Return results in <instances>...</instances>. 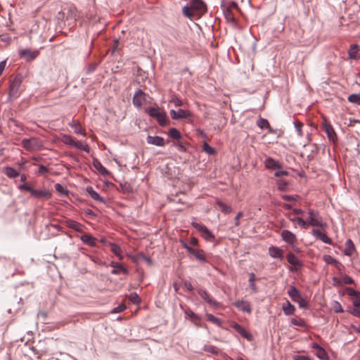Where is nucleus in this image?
Returning a JSON list of instances; mask_svg holds the SVG:
<instances>
[{"instance_id": "14", "label": "nucleus", "mask_w": 360, "mask_h": 360, "mask_svg": "<svg viewBox=\"0 0 360 360\" xmlns=\"http://www.w3.org/2000/svg\"><path fill=\"white\" fill-rule=\"evenodd\" d=\"M312 234L326 244H332V240L323 232L319 230L313 229Z\"/></svg>"}, {"instance_id": "51", "label": "nucleus", "mask_w": 360, "mask_h": 360, "mask_svg": "<svg viewBox=\"0 0 360 360\" xmlns=\"http://www.w3.org/2000/svg\"><path fill=\"white\" fill-rule=\"evenodd\" d=\"M224 16L229 20H232V21L234 20V18H233V14L231 13V8H227L224 11Z\"/></svg>"}, {"instance_id": "64", "label": "nucleus", "mask_w": 360, "mask_h": 360, "mask_svg": "<svg viewBox=\"0 0 360 360\" xmlns=\"http://www.w3.org/2000/svg\"><path fill=\"white\" fill-rule=\"evenodd\" d=\"M349 312L355 316L360 317V310L356 309H352Z\"/></svg>"}, {"instance_id": "62", "label": "nucleus", "mask_w": 360, "mask_h": 360, "mask_svg": "<svg viewBox=\"0 0 360 360\" xmlns=\"http://www.w3.org/2000/svg\"><path fill=\"white\" fill-rule=\"evenodd\" d=\"M333 283H334L335 285H337V286L342 285L341 277L340 278L333 277Z\"/></svg>"}, {"instance_id": "3", "label": "nucleus", "mask_w": 360, "mask_h": 360, "mask_svg": "<svg viewBox=\"0 0 360 360\" xmlns=\"http://www.w3.org/2000/svg\"><path fill=\"white\" fill-rule=\"evenodd\" d=\"M192 226L200 233L201 236L208 242L214 240V234L202 224L193 222Z\"/></svg>"}, {"instance_id": "2", "label": "nucleus", "mask_w": 360, "mask_h": 360, "mask_svg": "<svg viewBox=\"0 0 360 360\" xmlns=\"http://www.w3.org/2000/svg\"><path fill=\"white\" fill-rule=\"evenodd\" d=\"M146 112L150 117L155 119L161 127L165 126L168 122L166 113L158 108L149 107L146 110Z\"/></svg>"}, {"instance_id": "60", "label": "nucleus", "mask_w": 360, "mask_h": 360, "mask_svg": "<svg viewBox=\"0 0 360 360\" xmlns=\"http://www.w3.org/2000/svg\"><path fill=\"white\" fill-rule=\"evenodd\" d=\"M184 285L189 292H192L193 290V287L191 283L188 281H186L184 282Z\"/></svg>"}, {"instance_id": "22", "label": "nucleus", "mask_w": 360, "mask_h": 360, "mask_svg": "<svg viewBox=\"0 0 360 360\" xmlns=\"http://www.w3.org/2000/svg\"><path fill=\"white\" fill-rule=\"evenodd\" d=\"M323 129L327 134L328 138L331 141H335L336 139V134L333 127L327 123L323 124Z\"/></svg>"}, {"instance_id": "49", "label": "nucleus", "mask_w": 360, "mask_h": 360, "mask_svg": "<svg viewBox=\"0 0 360 360\" xmlns=\"http://www.w3.org/2000/svg\"><path fill=\"white\" fill-rule=\"evenodd\" d=\"M18 188L21 191H26L30 194L32 193L34 188L27 184H22L19 185Z\"/></svg>"}, {"instance_id": "33", "label": "nucleus", "mask_w": 360, "mask_h": 360, "mask_svg": "<svg viewBox=\"0 0 360 360\" xmlns=\"http://www.w3.org/2000/svg\"><path fill=\"white\" fill-rule=\"evenodd\" d=\"M359 46L357 44H352L348 52V56L350 59H356L357 58V53Z\"/></svg>"}, {"instance_id": "42", "label": "nucleus", "mask_w": 360, "mask_h": 360, "mask_svg": "<svg viewBox=\"0 0 360 360\" xmlns=\"http://www.w3.org/2000/svg\"><path fill=\"white\" fill-rule=\"evenodd\" d=\"M331 306L335 313L343 312V309L339 302H338L336 300L332 301Z\"/></svg>"}, {"instance_id": "55", "label": "nucleus", "mask_w": 360, "mask_h": 360, "mask_svg": "<svg viewBox=\"0 0 360 360\" xmlns=\"http://www.w3.org/2000/svg\"><path fill=\"white\" fill-rule=\"evenodd\" d=\"M130 299L134 304H138L140 302V297L136 293L131 294L130 295Z\"/></svg>"}, {"instance_id": "16", "label": "nucleus", "mask_w": 360, "mask_h": 360, "mask_svg": "<svg viewBox=\"0 0 360 360\" xmlns=\"http://www.w3.org/2000/svg\"><path fill=\"white\" fill-rule=\"evenodd\" d=\"M234 305L243 312L250 313L252 311L250 304L248 302L238 300L234 303Z\"/></svg>"}, {"instance_id": "50", "label": "nucleus", "mask_w": 360, "mask_h": 360, "mask_svg": "<svg viewBox=\"0 0 360 360\" xmlns=\"http://www.w3.org/2000/svg\"><path fill=\"white\" fill-rule=\"evenodd\" d=\"M170 102L173 103L176 107H179L183 105L182 101L175 96H172Z\"/></svg>"}, {"instance_id": "47", "label": "nucleus", "mask_w": 360, "mask_h": 360, "mask_svg": "<svg viewBox=\"0 0 360 360\" xmlns=\"http://www.w3.org/2000/svg\"><path fill=\"white\" fill-rule=\"evenodd\" d=\"M290 322L292 325L297 326L304 327L306 326L305 321L303 319H297L292 318L290 320Z\"/></svg>"}, {"instance_id": "54", "label": "nucleus", "mask_w": 360, "mask_h": 360, "mask_svg": "<svg viewBox=\"0 0 360 360\" xmlns=\"http://www.w3.org/2000/svg\"><path fill=\"white\" fill-rule=\"evenodd\" d=\"M55 188L58 192H59L60 193H63V194L68 193V191L60 184H56L55 185Z\"/></svg>"}, {"instance_id": "35", "label": "nucleus", "mask_w": 360, "mask_h": 360, "mask_svg": "<svg viewBox=\"0 0 360 360\" xmlns=\"http://www.w3.org/2000/svg\"><path fill=\"white\" fill-rule=\"evenodd\" d=\"M217 204L220 207L221 212H224V214H229L232 210L231 206L226 205L225 203H224L223 202H221L220 200H217Z\"/></svg>"}, {"instance_id": "20", "label": "nucleus", "mask_w": 360, "mask_h": 360, "mask_svg": "<svg viewBox=\"0 0 360 360\" xmlns=\"http://www.w3.org/2000/svg\"><path fill=\"white\" fill-rule=\"evenodd\" d=\"M87 193L91 196L92 199L96 201L104 202L105 200L102 198L91 186H87L86 188Z\"/></svg>"}, {"instance_id": "52", "label": "nucleus", "mask_w": 360, "mask_h": 360, "mask_svg": "<svg viewBox=\"0 0 360 360\" xmlns=\"http://www.w3.org/2000/svg\"><path fill=\"white\" fill-rule=\"evenodd\" d=\"M302 126H303V124L301 122H295V128L297 132L298 136L300 137L303 136V133H302Z\"/></svg>"}, {"instance_id": "19", "label": "nucleus", "mask_w": 360, "mask_h": 360, "mask_svg": "<svg viewBox=\"0 0 360 360\" xmlns=\"http://www.w3.org/2000/svg\"><path fill=\"white\" fill-rule=\"evenodd\" d=\"M288 295L292 299V301L297 302L298 300H300L302 295L299 290L293 285L290 286L288 290Z\"/></svg>"}, {"instance_id": "1", "label": "nucleus", "mask_w": 360, "mask_h": 360, "mask_svg": "<svg viewBox=\"0 0 360 360\" xmlns=\"http://www.w3.org/2000/svg\"><path fill=\"white\" fill-rule=\"evenodd\" d=\"M22 79V76L18 75L11 82L9 90V97L11 99L13 100L18 98L23 91Z\"/></svg>"}, {"instance_id": "44", "label": "nucleus", "mask_w": 360, "mask_h": 360, "mask_svg": "<svg viewBox=\"0 0 360 360\" xmlns=\"http://www.w3.org/2000/svg\"><path fill=\"white\" fill-rule=\"evenodd\" d=\"M257 126L261 128V129H264V128H268L270 129V126H269V123L268 122L267 120L266 119H264V118H259L257 122Z\"/></svg>"}, {"instance_id": "18", "label": "nucleus", "mask_w": 360, "mask_h": 360, "mask_svg": "<svg viewBox=\"0 0 360 360\" xmlns=\"http://www.w3.org/2000/svg\"><path fill=\"white\" fill-rule=\"evenodd\" d=\"M92 165L102 175L105 176L109 174V172L105 167L103 166L101 162L96 158L93 160Z\"/></svg>"}, {"instance_id": "38", "label": "nucleus", "mask_w": 360, "mask_h": 360, "mask_svg": "<svg viewBox=\"0 0 360 360\" xmlns=\"http://www.w3.org/2000/svg\"><path fill=\"white\" fill-rule=\"evenodd\" d=\"M61 141L63 143L70 146L72 147L73 146L75 141L71 136L67 134H64L62 136Z\"/></svg>"}, {"instance_id": "41", "label": "nucleus", "mask_w": 360, "mask_h": 360, "mask_svg": "<svg viewBox=\"0 0 360 360\" xmlns=\"http://www.w3.org/2000/svg\"><path fill=\"white\" fill-rule=\"evenodd\" d=\"M316 356L321 359H326L328 354L321 346H317Z\"/></svg>"}, {"instance_id": "21", "label": "nucleus", "mask_w": 360, "mask_h": 360, "mask_svg": "<svg viewBox=\"0 0 360 360\" xmlns=\"http://www.w3.org/2000/svg\"><path fill=\"white\" fill-rule=\"evenodd\" d=\"M189 253L193 255L197 259L202 262H205L207 261L205 256V252L202 250L192 248Z\"/></svg>"}, {"instance_id": "8", "label": "nucleus", "mask_w": 360, "mask_h": 360, "mask_svg": "<svg viewBox=\"0 0 360 360\" xmlns=\"http://www.w3.org/2000/svg\"><path fill=\"white\" fill-rule=\"evenodd\" d=\"M148 144L162 147L165 145V139L160 136H150L146 137Z\"/></svg>"}, {"instance_id": "46", "label": "nucleus", "mask_w": 360, "mask_h": 360, "mask_svg": "<svg viewBox=\"0 0 360 360\" xmlns=\"http://www.w3.org/2000/svg\"><path fill=\"white\" fill-rule=\"evenodd\" d=\"M203 150L207 153L208 155H214L215 153V150L214 148L210 146L206 142L203 144Z\"/></svg>"}, {"instance_id": "36", "label": "nucleus", "mask_w": 360, "mask_h": 360, "mask_svg": "<svg viewBox=\"0 0 360 360\" xmlns=\"http://www.w3.org/2000/svg\"><path fill=\"white\" fill-rule=\"evenodd\" d=\"M72 147L84 150L87 153L89 152V146L86 143H84L80 141H75V143Z\"/></svg>"}, {"instance_id": "32", "label": "nucleus", "mask_w": 360, "mask_h": 360, "mask_svg": "<svg viewBox=\"0 0 360 360\" xmlns=\"http://www.w3.org/2000/svg\"><path fill=\"white\" fill-rule=\"evenodd\" d=\"M111 247V251L120 259H122L123 258L122 255V251L120 247L115 243H110Z\"/></svg>"}, {"instance_id": "39", "label": "nucleus", "mask_w": 360, "mask_h": 360, "mask_svg": "<svg viewBox=\"0 0 360 360\" xmlns=\"http://www.w3.org/2000/svg\"><path fill=\"white\" fill-rule=\"evenodd\" d=\"M185 314L187 316L190 317V319L193 321L195 323H196L198 321H200V317L198 315L195 314L193 311L191 309H188L185 311Z\"/></svg>"}, {"instance_id": "13", "label": "nucleus", "mask_w": 360, "mask_h": 360, "mask_svg": "<svg viewBox=\"0 0 360 360\" xmlns=\"http://www.w3.org/2000/svg\"><path fill=\"white\" fill-rule=\"evenodd\" d=\"M190 8L200 12H205L206 10L205 4L202 0H191Z\"/></svg>"}, {"instance_id": "57", "label": "nucleus", "mask_w": 360, "mask_h": 360, "mask_svg": "<svg viewBox=\"0 0 360 360\" xmlns=\"http://www.w3.org/2000/svg\"><path fill=\"white\" fill-rule=\"evenodd\" d=\"M205 350L208 352L212 353V354H217L218 349L212 345H209L205 347Z\"/></svg>"}, {"instance_id": "12", "label": "nucleus", "mask_w": 360, "mask_h": 360, "mask_svg": "<svg viewBox=\"0 0 360 360\" xmlns=\"http://www.w3.org/2000/svg\"><path fill=\"white\" fill-rule=\"evenodd\" d=\"M145 101V94L141 90H138L133 96V104L137 107L141 108Z\"/></svg>"}, {"instance_id": "58", "label": "nucleus", "mask_w": 360, "mask_h": 360, "mask_svg": "<svg viewBox=\"0 0 360 360\" xmlns=\"http://www.w3.org/2000/svg\"><path fill=\"white\" fill-rule=\"evenodd\" d=\"M190 9H191L190 8V6L189 7L187 6H184L183 8V13H184V15L187 16V17H189V18L191 17L193 15V14L191 13Z\"/></svg>"}, {"instance_id": "63", "label": "nucleus", "mask_w": 360, "mask_h": 360, "mask_svg": "<svg viewBox=\"0 0 360 360\" xmlns=\"http://www.w3.org/2000/svg\"><path fill=\"white\" fill-rule=\"evenodd\" d=\"M198 240L195 237H193L191 238L190 241H189V245H193V246H196L198 245Z\"/></svg>"}, {"instance_id": "4", "label": "nucleus", "mask_w": 360, "mask_h": 360, "mask_svg": "<svg viewBox=\"0 0 360 360\" xmlns=\"http://www.w3.org/2000/svg\"><path fill=\"white\" fill-rule=\"evenodd\" d=\"M32 198L38 200H48L51 198L52 193L47 188L35 189L34 188L31 195Z\"/></svg>"}, {"instance_id": "23", "label": "nucleus", "mask_w": 360, "mask_h": 360, "mask_svg": "<svg viewBox=\"0 0 360 360\" xmlns=\"http://www.w3.org/2000/svg\"><path fill=\"white\" fill-rule=\"evenodd\" d=\"M264 165L266 168L271 169H278L281 167L279 162L271 158L265 160Z\"/></svg>"}, {"instance_id": "27", "label": "nucleus", "mask_w": 360, "mask_h": 360, "mask_svg": "<svg viewBox=\"0 0 360 360\" xmlns=\"http://www.w3.org/2000/svg\"><path fill=\"white\" fill-rule=\"evenodd\" d=\"M355 248L353 242L351 239H348L346 241V248L344 250L345 255L351 256L354 252Z\"/></svg>"}, {"instance_id": "24", "label": "nucleus", "mask_w": 360, "mask_h": 360, "mask_svg": "<svg viewBox=\"0 0 360 360\" xmlns=\"http://www.w3.org/2000/svg\"><path fill=\"white\" fill-rule=\"evenodd\" d=\"M287 261L294 266H301L302 263L300 259L293 254L288 253L286 257Z\"/></svg>"}, {"instance_id": "25", "label": "nucleus", "mask_w": 360, "mask_h": 360, "mask_svg": "<svg viewBox=\"0 0 360 360\" xmlns=\"http://www.w3.org/2000/svg\"><path fill=\"white\" fill-rule=\"evenodd\" d=\"M269 253L273 258L280 259L282 257V250L278 247L271 246L269 248Z\"/></svg>"}, {"instance_id": "45", "label": "nucleus", "mask_w": 360, "mask_h": 360, "mask_svg": "<svg viewBox=\"0 0 360 360\" xmlns=\"http://www.w3.org/2000/svg\"><path fill=\"white\" fill-rule=\"evenodd\" d=\"M323 260L326 263L328 264L336 265L338 263V261L334 257L328 255H326L323 256Z\"/></svg>"}, {"instance_id": "48", "label": "nucleus", "mask_w": 360, "mask_h": 360, "mask_svg": "<svg viewBox=\"0 0 360 360\" xmlns=\"http://www.w3.org/2000/svg\"><path fill=\"white\" fill-rule=\"evenodd\" d=\"M342 285L343 284H353L354 280L352 277L347 275H343L341 276Z\"/></svg>"}, {"instance_id": "28", "label": "nucleus", "mask_w": 360, "mask_h": 360, "mask_svg": "<svg viewBox=\"0 0 360 360\" xmlns=\"http://www.w3.org/2000/svg\"><path fill=\"white\" fill-rule=\"evenodd\" d=\"M307 224H310L311 226H316V227H322L323 226V222L321 221V219H319V215L315 216V217H308Z\"/></svg>"}, {"instance_id": "61", "label": "nucleus", "mask_w": 360, "mask_h": 360, "mask_svg": "<svg viewBox=\"0 0 360 360\" xmlns=\"http://www.w3.org/2000/svg\"><path fill=\"white\" fill-rule=\"evenodd\" d=\"M181 244L182 246L187 250V252L189 253L191 252V250H192L193 248H191L189 244L184 240H180Z\"/></svg>"}, {"instance_id": "29", "label": "nucleus", "mask_w": 360, "mask_h": 360, "mask_svg": "<svg viewBox=\"0 0 360 360\" xmlns=\"http://www.w3.org/2000/svg\"><path fill=\"white\" fill-rule=\"evenodd\" d=\"M70 126L72 129H74V131L77 134H81L83 136H86V133H85L84 130L81 127V126L79 125V124L78 122H75L73 121L72 122L70 123Z\"/></svg>"}, {"instance_id": "43", "label": "nucleus", "mask_w": 360, "mask_h": 360, "mask_svg": "<svg viewBox=\"0 0 360 360\" xmlns=\"http://www.w3.org/2000/svg\"><path fill=\"white\" fill-rule=\"evenodd\" d=\"M169 136L174 139H179L181 138V134L176 128H172L169 129Z\"/></svg>"}, {"instance_id": "7", "label": "nucleus", "mask_w": 360, "mask_h": 360, "mask_svg": "<svg viewBox=\"0 0 360 360\" xmlns=\"http://www.w3.org/2000/svg\"><path fill=\"white\" fill-rule=\"evenodd\" d=\"M231 326L243 338L247 339L249 341L252 340V335L249 333L243 326L240 324L234 322L231 323Z\"/></svg>"}, {"instance_id": "53", "label": "nucleus", "mask_w": 360, "mask_h": 360, "mask_svg": "<svg viewBox=\"0 0 360 360\" xmlns=\"http://www.w3.org/2000/svg\"><path fill=\"white\" fill-rule=\"evenodd\" d=\"M296 221L297 222L298 225L302 228H307V221H304L301 217H297Z\"/></svg>"}, {"instance_id": "26", "label": "nucleus", "mask_w": 360, "mask_h": 360, "mask_svg": "<svg viewBox=\"0 0 360 360\" xmlns=\"http://www.w3.org/2000/svg\"><path fill=\"white\" fill-rule=\"evenodd\" d=\"M282 309L286 316L293 314L295 311V307L288 300H287L286 304L283 306Z\"/></svg>"}, {"instance_id": "59", "label": "nucleus", "mask_w": 360, "mask_h": 360, "mask_svg": "<svg viewBox=\"0 0 360 360\" xmlns=\"http://www.w3.org/2000/svg\"><path fill=\"white\" fill-rule=\"evenodd\" d=\"M297 302L298 303L299 307L301 308H307V303L306 300L302 297H301L300 300H298L297 301Z\"/></svg>"}, {"instance_id": "30", "label": "nucleus", "mask_w": 360, "mask_h": 360, "mask_svg": "<svg viewBox=\"0 0 360 360\" xmlns=\"http://www.w3.org/2000/svg\"><path fill=\"white\" fill-rule=\"evenodd\" d=\"M5 174L9 178H15L19 176L18 172L13 167H6L4 169Z\"/></svg>"}, {"instance_id": "9", "label": "nucleus", "mask_w": 360, "mask_h": 360, "mask_svg": "<svg viewBox=\"0 0 360 360\" xmlns=\"http://www.w3.org/2000/svg\"><path fill=\"white\" fill-rule=\"evenodd\" d=\"M170 116L173 120H179L183 118H188L191 116V114L188 111L179 109L178 110H171Z\"/></svg>"}, {"instance_id": "40", "label": "nucleus", "mask_w": 360, "mask_h": 360, "mask_svg": "<svg viewBox=\"0 0 360 360\" xmlns=\"http://www.w3.org/2000/svg\"><path fill=\"white\" fill-rule=\"evenodd\" d=\"M207 319L212 322L214 324H216L218 326H220L221 325V321L218 318L215 317L214 315L211 314H206Z\"/></svg>"}, {"instance_id": "37", "label": "nucleus", "mask_w": 360, "mask_h": 360, "mask_svg": "<svg viewBox=\"0 0 360 360\" xmlns=\"http://www.w3.org/2000/svg\"><path fill=\"white\" fill-rule=\"evenodd\" d=\"M348 101L356 105H360V94H353L348 96Z\"/></svg>"}, {"instance_id": "5", "label": "nucleus", "mask_w": 360, "mask_h": 360, "mask_svg": "<svg viewBox=\"0 0 360 360\" xmlns=\"http://www.w3.org/2000/svg\"><path fill=\"white\" fill-rule=\"evenodd\" d=\"M198 292L201 298L207 302L210 306L215 308L219 306V302L214 300L205 289L200 288L198 290Z\"/></svg>"}, {"instance_id": "10", "label": "nucleus", "mask_w": 360, "mask_h": 360, "mask_svg": "<svg viewBox=\"0 0 360 360\" xmlns=\"http://www.w3.org/2000/svg\"><path fill=\"white\" fill-rule=\"evenodd\" d=\"M64 224L69 228L75 230L77 232H83L84 226L81 223L76 221L72 219H67L64 221Z\"/></svg>"}, {"instance_id": "15", "label": "nucleus", "mask_w": 360, "mask_h": 360, "mask_svg": "<svg viewBox=\"0 0 360 360\" xmlns=\"http://www.w3.org/2000/svg\"><path fill=\"white\" fill-rule=\"evenodd\" d=\"M110 266L114 269L111 271V274L117 275L120 274H127L128 273L127 269L116 262H111Z\"/></svg>"}, {"instance_id": "56", "label": "nucleus", "mask_w": 360, "mask_h": 360, "mask_svg": "<svg viewBox=\"0 0 360 360\" xmlns=\"http://www.w3.org/2000/svg\"><path fill=\"white\" fill-rule=\"evenodd\" d=\"M347 292L349 296L358 297L360 295V293L358 291L352 288H347Z\"/></svg>"}, {"instance_id": "6", "label": "nucleus", "mask_w": 360, "mask_h": 360, "mask_svg": "<svg viewBox=\"0 0 360 360\" xmlns=\"http://www.w3.org/2000/svg\"><path fill=\"white\" fill-rule=\"evenodd\" d=\"M281 238L289 245L293 246L296 242V236L288 230H283L281 233Z\"/></svg>"}, {"instance_id": "31", "label": "nucleus", "mask_w": 360, "mask_h": 360, "mask_svg": "<svg viewBox=\"0 0 360 360\" xmlns=\"http://www.w3.org/2000/svg\"><path fill=\"white\" fill-rule=\"evenodd\" d=\"M255 279H256V276L254 273L249 274V279H248L249 285L254 292H257L258 289L255 283Z\"/></svg>"}, {"instance_id": "17", "label": "nucleus", "mask_w": 360, "mask_h": 360, "mask_svg": "<svg viewBox=\"0 0 360 360\" xmlns=\"http://www.w3.org/2000/svg\"><path fill=\"white\" fill-rule=\"evenodd\" d=\"M80 240L84 243L91 247H95L96 245V238L89 234L85 233L82 235L80 236Z\"/></svg>"}, {"instance_id": "11", "label": "nucleus", "mask_w": 360, "mask_h": 360, "mask_svg": "<svg viewBox=\"0 0 360 360\" xmlns=\"http://www.w3.org/2000/svg\"><path fill=\"white\" fill-rule=\"evenodd\" d=\"M39 52V51H31L30 49H22L19 51V55L24 57L27 60H34L37 57Z\"/></svg>"}, {"instance_id": "34", "label": "nucleus", "mask_w": 360, "mask_h": 360, "mask_svg": "<svg viewBox=\"0 0 360 360\" xmlns=\"http://www.w3.org/2000/svg\"><path fill=\"white\" fill-rule=\"evenodd\" d=\"M35 139H24L22 141V146L27 150L34 149Z\"/></svg>"}]
</instances>
